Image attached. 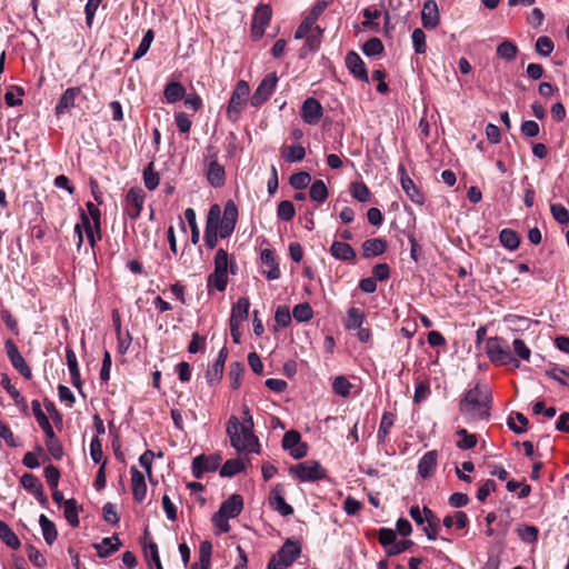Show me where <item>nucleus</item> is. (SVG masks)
Listing matches in <instances>:
<instances>
[{
  "label": "nucleus",
  "instance_id": "obj_1",
  "mask_svg": "<svg viewBox=\"0 0 569 569\" xmlns=\"http://www.w3.org/2000/svg\"><path fill=\"white\" fill-rule=\"evenodd\" d=\"M491 391L487 385L477 383L469 389L459 403V410L467 422L488 420L490 417Z\"/></svg>",
  "mask_w": 569,
  "mask_h": 569
},
{
  "label": "nucleus",
  "instance_id": "obj_2",
  "mask_svg": "<svg viewBox=\"0 0 569 569\" xmlns=\"http://www.w3.org/2000/svg\"><path fill=\"white\" fill-rule=\"evenodd\" d=\"M252 428V417H249L242 423L236 416H231L229 418L226 431L230 438L231 446L239 453H252L259 451V441L253 435Z\"/></svg>",
  "mask_w": 569,
  "mask_h": 569
},
{
  "label": "nucleus",
  "instance_id": "obj_3",
  "mask_svg": "<svg viewBox=\"0 0 569 569\" xmlns=\"http://www.w3.org/2000/svg\"><path fill=\"white\" fill-rule=\"evenodd\" d=\"M243 509V499L240 495L233 493L224 500L219 510L212 516V523L219 529L220 532L227 533L230 531L229 519L236 518Z\"/></svg>",
  "mask_w": 569,
  "mask_h": 569
},
{
  "label": "nucleus",
  "instance_id": "obj_4",
  "mask_svg": "<svg viewBox=\"0 0 569 569\" xmlns=\"http://www.w3.org/2000/svg\"><path fill=\"white\" fill-rule=\"evenodd\" d=\"M485 351L495 365H508L513 363L516 368L519 367V361L515 359L509 350L507 342L498 337H491L487 339L485 345Z\"/></svg>",
  "mask_w": 569,
  "mask_h": 569
},
{
  "label": "nucleus",
  "instance_id": "obj_5",
  "mask_svg": "<svg viewBox=\"0 0 569 569\" xmlns=\"http://www.w3.org/2000/svg\"><path fill=\"white\" fill-rule=\"evenodd\" d=\"M290 473L302 482H313L326 478V469L316 460H306L290 468Z\"/></svg>",
  "mask_w": 569,
  "mask_h": 569
},
{
  "label": "nucleus",
  "instance_id": "obj_6",
  "mask_svg": "<svg viewBox=\"0 0 569 569\" xmlns=\"http://www.w3.org/2000/svg\"><path fill=\"white\" fill-rule=\"evenodd\" d=\"M238 219V208L236 203L229 200L223 209L222 217L220 216L218 222V232L219 237L224 239L231 236L234 230L236 223Z\"/></svg>",
  "mask_w": 569,
  "mask_h": 569
},
{
  "label": "nucleus",
  "instance_id": "obj_7",
  "mask_svg": "<svg viewBox=\"0 0 569 569\" xmlns=\"http://www.w3.org/2000/svg\"><path fill=\"white\" fill-rule=\"evenodd\" d=\"M249 92V84L246 81L240 80L237 83L228 104L227 112L229 118H236L240 114V112L243 110Z\"/></svg>",
  "mask_w": 569,
  "mask_h": 569
},
{
  "label": "nucleus",
  "instance_id": "obj_8",
  "mask_svg": "<svg viewBox=\"0 0 569 569\" xmlns=\"http://www.w3.org/2000/svg\"><path fill=\"white\" fill-rule=\"evenodd\" d=\"M282 448L289 452L293 459H301L307 456L308 447L301 440V436L296 430H289L283 435Z\"/></svg>",
  "mask_w": 569,
  "mask_h": 569
},
{
  "label": "nucleus",
  "instance_id": "obj_9",
  "mask_svg": "<svg viewBox=\"0 0 569 569\" xmlns=\"http://www.w3.org/2000/svg\"><path fill=\"white\" fill-rule=\"evenodd\" d=\"M278 77L274 72L267 74L254 90L250 98L253 107H259L266 102L276 89Z\"/></svg>",
  "mask_w": 569,
  "mask_h": 569
},
{
  "label": "nucleus",
  "instance_id": "obj_10",
  "mask_svg": "<svg viewBox=\"0 0 569 569\" xmlns=\"http://www.w3.org/2000/svg\"><path fill=\"white\" fill-rule=\"evenodd\" d=\"M220 219V207L212 204L209 209L206 230H204V243L209 249H213L218 243V222Z\"/></svg>",
  "mask_w": 569,
  "mask_h": 569
},
{
  "label": "nucleus",
  "instance_id": "obj_11",
  "mask_svg": "<svg viewBox=\"0 0 569 569\" xmlns=\"http://www.w3.org/2000/svg\"><path fill=\"white\" fill-rule=\"evenodd\" d=\"M271 8L268 4H260L253 14L251 24V36L254 40H259L264 34L266 28L271 19Z\"/></svg>",
  "mask_w": 569,
  "mask_h": 569
},
{
  "label": "nucleus",
  "instance_id": "obj_12",
  "mask_svg": "<svg viewBox=\"0 0 569 569\" xmlns=\"http://www.w3.org/2000/svg\"><path fill=\"white\" fill-rule=\"evenodd\" d=\"M144 202V192L141 188H131L126 196V212L132 220L139 218Z\"/></svg>",
  "mask_w": 569,
  "mask_h": 569
},
{
  "label": "nucleus",
  "instance_id": "obj_13",
  "mask_svg": "<svg viewBox=\"0 0 569 569\" xmlns=\"http://www.w3.org/2000/svg\"><path fill=\"white\" fill-rule=\"evenodd\" d=\"M221 462L219 455H200L192 460V475L199 479L204 472L216 471Z\"/></svg>",
  "mask_w": 569,
  "mask_h": 569
},
{
  "label": "nucleus",
  "instance_id": "obj_14",
  "mask_svg": "<svg viewBox=\"0 0 569 569\" xmlns=\"http://www.w3.org/2000/svg\"><path fill=\"white\" fill-rule=\"evenodd\" d=\"M322 106L315 98H307L301 107V118L308 124H317L322 117Z\"/></svg>",
  "mask_w": 569,
  "mask_h": 569
},
{
  "label": "nucleus",
  "instance_id": "obj_15",
  "mask_svg": "<svg viewBox=\"0 0 569 569\" xmlns=\"http://www.w3.org/2000/svg\"><path fill=\"white\" fill-rule=\"evenodd\" d=\"M261 262L267 269L262 270V274L268 280H277L280 278L281 272L279 269V263L276 259L274 251L271 249H263L260 253Z\"/></svg>",
  "mask_w": 569,
  "mask_h": 569
},
{
  "label": "nucleus",
  "instance_id": "obj_16",
  "mask_svg": "<svg viewBox=\"0 0 569 569\" xmlns=\"http://www.w3.org/2000/svg\"><path fill=\"white\" fill-rule=\"evenodd\" d=\"M20 481L22 487L30 491L42 506H47L48 497L43 491L40 480L36 476L32 473H24Z\"/></svg>",
  "mask_w": 569,
  "mask_h": 569
},
{
  "label": "nucleus",
  "instance_id": "obj_17",
  "mask_svg": "<svg viewBox=\"0 0 569 569\" xmlns=\"http://www.w3.org/2000/svg\"><path fill=\"white\" fill-rule=\"evenodd\" d=\"M80 87L68 88L60 97L56 104L54 112L57 116L67 113L72 107H74L77 98L80 96Z\"/></svg>",
  "mask_w": 569,
  "mask_h": 569
},
{
  "label": "nucleus",
  "instance_id": "obj_18",
  "mask_svg": "<svg viewBox=\"0 0 569 569\" xmlns=\"http://www.w3.org/2000/svg\"><path fill=\"white\" fill-rule=\"evenodd\" d=\"M400 183L406 194L411 199L412 202L421 204L423 202V194L419 188L415 184L411 178L406 173L402 166L399 167Z\"/></svg>",
  "mask_w": 569,
  "mask_h": 569
},
{
  "label": "nucleus",
  "instance_id": "obj_19",
  "mask_svg": "<svg viewBox=\"0 0 569 569\" xmlns=\"http://www.w3.org/2000/svg\"><path fill=\"white\" fill-rule=\"evenodd\" d=\"M439 9L435 0H427L421 10L422 26L427 29H433L439 24Z\"/></svg>",
  "mask_w": 569,
  "mask_h": 569
},
{
  "label": "nucleus",
  "instance_id": "obj_20",
  "mask_svg": "<svg viewBox=\"0 0 569 569\" xmlns=\"http://www.w3.org/2000/svg\"><path fill=\"white\" fill-rule=\"evenodd\" d=\"M346 66L350 73H352L357 79L363 81L369 80L365 63L360 56L355 51H351L346 56Z\"/></svg>",
  "mask_w": 569,
  "mask_h": 569
},
{
  "label": "nucleus",
  "instance_id": "obj_21",
  "mask_svg": "<svg viewBox=\"0 0 569 569\" xmlns=\"http://www.w3.org/2000/svg\"><path fill=\"white\" fill-rule=\"evenodd\" d=\"M270 503L273 508L283 517L290 516L293 513V508L288 505L283 498V489L280 485H277L270 496Z\"/></svg>",
  "mask_w": 569,
  "mask_h": 569
},
{
  "label": "nucleus",
  "instance_id": "obj_22",
  "mask_svg": "<svg viewBox=\"0 0 569 569\" xmlns=\"http://www.w3.org/2000/svg\"><path fill=\"white\" fill-rule=\"evenodd\" d=\"M130 472L133 498L136 501L141 502L147 495L144 476L134 466L131 467Z\"/></svg>",
  "mask_w": 569,
  "mask_h": 569
},
{
  "label": "nucleus",
  "instance_id": "obj_23",
  "mask_svg": "<svg viewBox=\"0 0 569 569\" xmlns=\"http://www.w3.org/2000/svg\"><path fill=\"white\" fill-rule=\"evenodd\" d=\"M300 552L301 549L297 542L287 540L274 556L283 560L288 566H291L300 556Z\"/></svg>",
  "mask_w": 569,
  "mask_h": 569
},
{
  "label": "nucleus",
  "instance_id": "obj_24",
  "mask_svg": "<svg viewBox=\"0 0 569 569\" xmlns=\"http://www.w3.org/2000/svg\"><path fill=\"white\" fill-rule=\"evenodd\" d=\"M250 301L247 297H240L233 305L230 316V322L241 325L248 319Z\"/></svg>",
  "mask_w": 569,
  "mask_h": 569
},
{
  "label": "nucleus",
  "instance_id": "obj_25",
  "mask_svg": "<svg viewBox=\"0 0 569 569\" xmlns=\"http://www.w3.org/2000/svg\"><path fill=\"white\" fill-rule=\"evenodd\" d=\"M387 242L379 238L368 239L362 246V257L372 258L382 254L387 250Z\"/></svg>",
  "mask_w": 569,
  "mask_h": 569
},
{
  "label": "nucleus",
  "instance_id": "obj_26",
  "mask_svg": "<svg viewBox=\"0 0 569 569\" xmlns=\"http://www.w3.org/2000/svg\"><path fill=\"white\" fill-rule=\"evenodd\" d=\"M423 515L427 522L422 529L429 540H436L440 531L439 518L427 507H423Z\"/></svg>",
  "mask_w": 569,
  "mask_h": 569
},
{
  "label": "nucleus",
  "instance_id": "obj_27",
  "mask_svg": "<svg viewBox=\"0 0 569 569\" xmlns=\"http://www.w3.org/2000/svg\"><path fill=\"white\" fill-rule=\"evenodd\" d=\"M214 271L227 272L230 270L232 274L236 273L237 264L234 260H229V254L224 249H218L213 260Z\"/></svg>",
  "mask_w": 569,
  "mask_h": 569
},
{
  "label": "nucleus",
  "instance_id": "obj_28",
  "mask_svg": "<svg viewBox=\"0 0 569 569\" xmlns=\"http://www.w3.org/2000/svg\"><path fill=\"white\" fill-rule=\"evenodd\" d=\"M207 179L209 183L214 188L223 186L226 179V171L224 168L221 164H219L217 160H211L209 162Z\"/></svg>",
  "mask_w": 569,
  "mask_h": 569
},
{
  "label": "nucleus",
  "instance_id": "obj_29",
  "mask_svg": "<svg viewBox=\"0 0 569 569\" xmlns=\"http://www.w3.org/2000/svg\"><path fill=\"white\" fill-rule=\"evenodd\" d=\"M121 546V541L118 537H107L101 540V542L96 543L94 548L97 550V553L101 558H107L114 551H117Z\"/></svg>",
  "mask_w": 569,
  "mask_h": 569
},
{
  "label": "nucleus",
  "instance_id": "obj_30",
  "mask_svg": "<svg viewBox=\"0 0 569 569\" xmlns=\"http://www.w3.org/2000/svg\"><path fill=\"white\" fill-rule=\"evenodd\" d=\"M330 253L339 260L351 261L356 258V252L353 248L340 241H333L330 248Z\"/></svg>",
  "mask_w": 569,
  "mask_h": 569
},
{
  "label": "nucleus",
  "instance_id": "obj_31",
  "mask_svg": "<svg viewBox=\"0 0 569 569\" xmlns=\"http://www.w3.org/2000/svg\"><path fill=\"white\" fill-rule=\"evenodd\" d=\"M437 466L436 451L426 452L419 461L418 472L422 478H428L432 475Z\"/></svg>",
  "mask_w": 569,
  "mask_h": 569
},
{
  "label": "nucleus",
  "instance_id": "obj_32",
  "mask_svg": "<svg viewBox=\"0 0 569 569\" xmlns=\"http://www.w3.org/2000/svg\"><path fill=\"white\" fill-rule=\"evenodd\" d=\"M212 545L203 540L199 547V560L194 562L191 569H209L211 565Z\"/></svg>",
  "mask_w": 569,
  "mask_h": 569
},
{
  "label": "nucleus",
  "instance_id": "obj_33",
  "mask_svg": "<svg viewBox=\"0 0 569 569\" xmlns=\"http://www.w3.org/2000/svg\"><path fill=\"white\" fill-rule=\"evenodd\" d=\"M39 525L42 531L44 541L51 546L58 537L56 525L44 515L39 517Z\"/></svg>",
  "mask_w": 569,
  "mask_h": 569
},
{
  "label": "nucleus",
  "instance_id": "obj_34",
  "mask_svg": "<svg viewBox=\"0 0 569 569\" xmlns=\"http://www.w3.org/2000/svg\"><path fill=\"white\" fill-rule=\"evenodd\" d=\"M67 365L70 372L71 382L74 387L79 388L81 383L78 360L74 351L71 348L66 349Z\"/></svg>",
  "mask_w": 569,
  "mask_h": 569
},
{
  "label": "nucleus",
  "instance_id": "obj_35",
  "mask_svg": "<svg viewBox=\"0 0 569 569\" xmlns=\"http://www.w3.org/2000/svg\"><path fill=\"white\" fill-rule=\"evenodd\" d=\"M228 286V273L214 271L208 276L207 279V288L209 293H211L212 289H216L220 292L224 291Z\"/></svg>",
  "mask_w": 569,
  "mask_h": 569
},
{
  "label": "nucleus",
  "instance_id": "obj_36",
  "mask_svg": "<svg viewBox=\"0 0 569 569\" xmlns=\"http://www.w3.org/2000/svg\"><path fill=\"white\" fill-rule=\"evenodd\" d=\"M0 539L11 549L20 547V540L13 530L2 520H0Z\"/></svg>",
  "mask_w": 569,
  "mask_h": 569
},
{
  "label": "nucleus",
  "instance_id": "obj_37",
  "mask_svg": "<svg viewBox=\"0 0 569 569\" xmlns=\"http://www.w3.org/2000/svg\"><path fill=\"white\" fill-rule=\"evenodd\" d=\"M500 243L508 250H516L520 244L519 234L511 229H502L499 233Z\"/></svg>",
  "mask_w": 569,
  "mask_h": 569
},
{
  "label": "nucleus",
  "instance_id": "obj_38",
  "mask_svg": "<svg viewBox=\"0 0 569 569\" xmlns=\"http://www.w3.org/2000/svg\"><path fill=\"white\" fill-rule=\"evenodd\" d=\"M184 88L179 82H170L166 86L163 94L169 103H174L181 100L184 96Z\"/></svg>",
  "mask_w": 569,
  "mask_h": 569
},
{
  "label": "nucleus",
  "instance_id": "obj_39",
  "mask_svg": "<svg viewBox=\"0 0 569 569\" xmlns=\"http://www.w3.org/2000/svg\"><path fill=\"white\" fill-rule=\"evenodd\" d=\"M63 513L70 526H79V508L74 499H68L64 501Z\"/></svg>",
  "mask_w": 569,
  "mask_h": 569
},
{
  "label": "nucleus",
  "instance_id": "obj_40",
  "mask_svg": "<svg viewBox=\"0 0 569 569\" xmlns=\"http://www.w3.org/2000/svg\"><path fill=\"white\" fill-rule=\"evenodd\" d=\"M1 386L7 390L14 403L23 409L27 408L26 399L20 395L17 388L11 383L10 378L7 375L1 377Z\"/></svg>",
  "mask_w": 569,
  "mask_h": 569
},
{
  "label": "nucleus",
  "instance_id": "obj_41",
  "mask_svg": "<svg viewBox=\"0 0 569 569\" xmlns=\"http://www.w3.org/2000/svg\"><path fill=\"white\" fill-rule=\"evenodd\" d=\"M365 319L363 312L358 308H350L347 312V318L345 320V326L349 330L360 329Z\"/></svg>",
  "mask_w": 569,
  "mask_h": 569
},
{
  "label": "nucleus",
  "instance_id": "obj_42",
  "mask_svg": "<svg viewBox=\"0 0 569 569\" xmlns=\"http://www.w3.org/2000/svg\"><path fill=\"white\" fill-rule=\"evenodd\" d=\"M468 516L463 511H456L452 516H446L442 523L446 528L456 527V529H463L468 525Z\"/></svg>",
  "mask_w": 569,
  "mask_h": 569
},
{
  "label": "nucleus",
  "instance_id": "obj_43",
  "mask_svg": "<svg viewBox=\"0 0 569 569\" xmlns=\"http://www.w3.org/2000/svg\"><path fill=\"white\" fill-rule=\"evenodd\" d=\"M305 156L306 150L301 144H292L282 150V157L289 163L301 161Z\"/></svg>",
  "mask_w": 569,
  "mask_h": 569
},
{
  "label": "nucleus",
  "instance_id": "obj_44",
  "mask_svg": "<svg viewBox=\"0 0 569 569\" xmlns=\"http://www.w3.org/2000/svg\"><path fill=\"white\" fill-rule=\"evenodd\" d=\"M457 436L460 440L457 442V447L461 450H469L476 447L478 438L475 433H468L463 428L457 430Z\"/></svg>",
  "mask_w": 569,
  "mask_h": 569
},
{
  "label": "nucleus",
  "instance_id": "obj_45",
  "mask_svg": "<svg viewBox=\"0 0 569 569\" xmlns=\"http://www.w3.org/2000/svg\"><path fill=\"white\" fill-rule=\"evenodd\" d=\"M517 53H518L517 46L509 40L502 41L497 48L498 57H500L501 59H505L507 61H512L517 57Z\"/></svg>",
  "mask_w": 569,
  "mask_h": 569
},
{
  "label": "nucleus",
  "instance_id": "obj_46",
  "mask_svg": "<svg viewBox=\"0 0 569 569\" xmlns=\"http://www.w3.org/2000/svg\"><path fill=\"white\" fill-rule=\"evenodd\" d=\"M143 181L148 190H154L159 186V174L154 171L153 162H150L143 170Z\"/></svg>",
  "mask_w": 569,
  "mask_h": 569
},
{
  "label": "nucleus",
  "instance_id": "obj_47",
  "mask_svg": "<svg viewBox=\"0 0 569 569\" xmlns=\"http://www.w3.org/2000/svg\"><path fill=\"white\" fill-rule=\"evenodd\" d=\"M295 213H296V209L291 201L283 200V201L279 202L278 208H277L278 219L288 222L293 219Z\"/></svg>",
  "mask_w": 569,
  "mask_h": 569
},
{
  "label": "nucleus",
  "instance_id": "obj_48",
  "mask_svg": "<svg viewBox=\"0 0 569 569\" xmlns=\"http://www.w3.org/2000/svg\"><path fill=\"white\" fill-rule=\"evenodd\" d=\"M244 468L243 463L239 459H229L227 460L221 469H220V476L221 477H232L240 471H242Z\"/></svg>",
  "mask_w": 569,
  "mask_h": 569
},
{
  "label": "nucleus",
  "instance_id": "obj_49",
  "mask_svg": "<svg viewBox=\"0 0 569 569\" xmlns=\"http://www.w3.org/2000/svg\"><path fill=\"white\" fill-rule=\"evenodd\" d=\"M310 198L316 202H323L328 198V189L322 180H316L310 188Z\"/></svg>",
  "mask_w": 569,
  "mask_h": 569
},
{
  "label": "nucleus",
  "instance_id": "obj_50",
  "mask_svg": "<svg viewBox=\"0 0 569 569\" xmlns=\"http://www.w3.org/2000/svg\"><path fill=\"white\" fill-rule=\"evenodd\" d=\"M519 538L527 543L535 542L538 539V528L535 526H520L516 529Z\"/></svg>",
  "mask_w": 569,
  "mask_h": 569
},
{
  "label": "nucleus",
  "instance_id": "obj_51",
  "mask_svg": "<svg viewBox=\"0 0 569 569\" xmlns=\"http://www.w3.org/2000/svg\"><path fill=\"white\" fill-rule=\"evenodd\" d=\"M363 53L368 57H376L382 53L383 44L380 39L371 38L362 46Z\"/></svg>",
  "mask_w": 569,
  "mask_h": 569
},
{
  "label": "nucleus",
  "instance_id": "obj_52",
  "mask_svg": "<svg viewBox=\"0 0 569 569\" xmlns=\"http://www.w3.org/2000/svg\"><path fill=\"white\" fill-rule=\"evenodd\" d=\"M184 218L191 229V241L197 244L200 238V232L197 226L196 212L192 208H188L184 211Z\"/></svg>",
  "mask_w": 569,
  "mask_h": 569
},
{
  "label": "nucleus",
  "instance_id": "obj_53",
  "mask_svg": "<svg viewBox=\"0 0 569 569\" xmlns=\"http://www.w3.org/2000/svg\"><path fill=\"white\" fill-rule=\"evenodd\" d=\"M311 181V176L308 172L301 171L293 173L290 177V186L296 190H302L308 187Z\"/></svg>",
  "mask_w": 569,
  "mask_h": 569
},
{
  "label": "nucleus",
  "instance_id": "obj_54",
  "mask_svg": "<svg viewBox=\"0 0 569 569\" xmlns=\"http://www.w3.org/2000/svg\"><path fill=\"white\" fill-rule=\"evenodd\" d=\"M555 49V44H553V41L547 37V36H541L537 39L536 41V51L543 56V57H549L552 51Z\"/></svg>",
  "mask_w": 569,
  "mask_h": 569
},
{
  "label": "nucleus",
  "instance_id": "obj_55",
  "mask_svg": "<svg viewBox=\"0 0 569 569\" xmlns=\"http://www.w3.org/2000/svg\"><path fill=\"white\" fill-rule=\"evenodd\" d=\"M292 316L297 321H308L312 318V309L309 303L303 302L295 306Z\"/></svg>",
  "mask_w": 569,
  "mask_h": 569
},
{
  "label": "nucleus",
  "instance_id": "obj_56",
  "mask_svg": "<svg viewBox=\"0 0 569 569\" xmlns=\"http://www.w3.org/2000/svg\"><path fill=\"white\" fill-rule=\"evenodd\" d=\"M152 40H153V31L152 30H148L144 33V36H143L139 47L137 48V50L133 53V60H139L140 58H142L148 52V50L150 49Z\"/></svg>",
  "mask_w": 569,
  "mask_h": 569
},
{
  "label": "nucleus",
  "instance_id": "obj_57",
  "mask_svg": "<svg viewBox=\"0 0 569 569\" xmlns=\"http://www.w3.org/2000/svg\"><path fill=\"white\" fill-rule=\"evenodd\" d=\"M322 33L323 30L319 26H316L315 29L306 37V46L309 50L316 51L319 48Z\"/></svg>",
  "mask_w": 569,
  "mask_h": 569
},
{
  "label": "nucleus",
  "instance_id": "obj_58",
  "mask_svg": "<svg viewBox=\"0 0 569 569\" xmlns=\"http://www.w3.org/2000/svg\"><path fill=\"white\" fill-rule=\"evenodd\" d=\"M550 211L557 222L561 224L569 223V211L561 203H552Z\"/></svg>",
  "mask_w": 569,
  "mask_h": 569
},
{
  "label": "nucleus",
  "instance_id": "obj_59",
  "mask_svg": "<svg viewBox=\"0 0 569 569\" xmlns=\"http://www.w3.org/2000/svg\"><path fill=\"white\" fill-rule=\"evenodd\" d=\"M351 196L360 202H366L369 200L370 191L367 186L362 182H356L351 184L350 189Z\"/></svg>",
  "mask_w": 569,
  "mask_h": 569
},
{
  "label": "nucleus",
  "instance_id": "obj_60",
  "mask_svg": "<svg viewBox=\"0 0 569 569\" xmlns=\"http://www.w3.org/2000/svg\"><path fill=\"white\" fill-rule=\"evenodd\" d=\"M411 39L416 53H425L427 50L425 32L421 29L417 28L413 30Z\"/></svg>",
  "mask_w": 569,
  "mask_h": 569
},
{
  "label": "nucleus",
  "instance_id": "obj_61",
  "mask_svg": "<svg viewBox=\"0 0 569 569\" xmlns=\"http://www.w3.org/2000/svg\"><path fill=\"white\" fill-rule=\"evenodd\" d=\"M546 375L562 386H569V370L555 367L546 371Z\"/></svg>",
  "mask_w": 569,
  "mask_h": 569
},
{
  "label": "nucleus",
  "instance_id": "obj_62",
  "mask_svg": "<svg viewBox=\"0 0 569 569\" xmlns=\"http://www.w3.org/2000/svg\"><path fill=\"white\" fill-rule=\"evenodd\" d=\"M27 551H28V559L34 567H37V568L46 567L47 560H46L44 556L37 548H34L32 545H29L27 547Z\"/></svg>",
  "mask_w": 569,
  "mask_h": 569
},
{
  "label": "nucleus",
  "instance_id": "obj_63",
  "mask_svg": "<svg viewBox=\"0 0 569 569\" xmlns=\"http://www.w3.org/2000/svg\"><path fill=\"white\" fill-rule=\"evenodd\" d=\"M333 391L342 397H347L350 393L351 383L343 377H336L332 383Z\"/></svg>",
  "mask_w": 569,
  "mask_h": 569
},
{
  "label": "nucleus",
  "instance_id": "obj_64",
  "mask_svg": "<svg viewBox=\"0 0 569 569\" xmlns=\"http://www.w3.org/2000/svg\"><path fill=\"white\" fill-rule=\"evenodd\" d=\"M223 369V367L217 363H212L211 366H209V368L206 371V379L208 383L211 386L218 383L222 378Z\"/></svg>",
  "mask_w": 569,
  "mask_h": 569
}]
</instances>
